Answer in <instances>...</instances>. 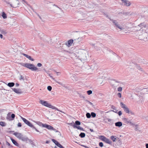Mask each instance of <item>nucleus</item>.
Returning <instances> with one entry per match:
<instances>
[{
	"mask_svg": "<svg viewBox=\"0 0 148 148\" xmlns=\"http://www.w3.org/2000/svg\"><path fill=\"white\" fill-rule=\"evenodd\" d=\"M78 53L79 54V58L81 61L86 59L87 56L88 54L86 50L83 49H80Z\"/></svg>",
	"mask_w": 148,
	"mask_h": 148,
	"instance_id": "nucleus-1",
	"label": "nucleus"
},
{
	"mask_svg": "<svg viewBox=\"0 0 148 148\" xmlns=\"http://www.w3.org/2000/svg\"><path fill=\"white\" fill-rule=\"evenodd\" d=\"M13 134L19 139L26 143H27L28 141H30L31 140L29 139L27 136H23L21 133L15 132Z\"/></svg>",
	"mask_w": 148,
	"mask_h": 148,
	"instance_id": "nucleus-2",
	"label": "nucleus"
},
{
	"mask_svg": "<svg viewBox=\"0 0 148 148\" xmlns=\"http://www.w3.org/2000/svg\"><path fill=\"white\" fill-rule=\"evenodd\" d=\"M39 102L40 103L42 104V105L48 107L49 108H51L53 109H55L57 110L60 111L61 112L64 113L62 111L59 110L58 108L52 106L51 104L48 103L47 101H44L43 100H40L39 101Z\"/></svg>",
	"mask_w": 148,
	"mask_h": 148,
	"instance_id": "nucleus-3",
	"label": "nucleus"
},
{
	"mask_svg": "<svg viewBox=\"0 0 148 148\" xmlns=\"http://www.w3.org/2000/svg\"><path fill=\"white\" fill-rule=\"evenodd\" d=\"M27 68L32 71H36L38 69L37 67H35L34 65L33 64H30L29 63H27Z\"/></svg>",
	"mask_w": 148,
	"mask_h": 148,
	"instance_id": "nucleus-4",
	"label": "nucleus"
},
{
	"mask_svg": "<svg viewBox=\"0 0 148 148\" xmlns=\"http://www.w3.org/2000/svg\"><path fill=\"white\" fill-rule=\"evenodd\" d=\"M99 139L105 141L106 143L108 144H110L111 141L109 139L106 138L104 136H99Z\"/></svg>",
	"mask_w": 148,
	"mask_h": 148,
	"instance_id": "nucleus-5",
	"label": "nucleus"
},
{
	"mask_svg": "<svg viewBox=\"0 0 148 148\" xmlns=\"http://www.w3.org/2000/svg\"><path fill=\"white\" fill-rule=\"evenodd\" d=\"M21 118L25 123L27 125L30 127L33 126L32 124L29 121L22 117H21Z\"/></svg>",
	"mask_w": 148,
	"mask_h": 148,
	"instance_id": "nucleus-6",
	"label": "nucleus"
},
{
	"mask_svg": "<svg viewBox=\"0 0 148 148\" xmlns=\"http://www.w3.org/2000/svg\"><path fill=\"white\" fill-rule=\"evenodd\" d=\"M19 4V1L18 0H14L12 4H10L11 7L13 8H16Z\"/></svg>",
	"mask_w": 148,
	"mask_h": 148,
	"instance_id": "nucleus-7",
	"label": "nucleus"
},
{
	"mask_svg": "<svg viewBox=\"0 0 148 148\" xmlns=\"http://www.w3.org/2000/svg\"><path fill=\"white\" fill-rule=\"evenodd\" d=\"M52 141L57 146L60 148H64V147L62 146L58 142L54 139H52Z\"/></svg>",
	"mask_w": 148,
	"mask_h": 148,
	"instance_id": "nucleus-8",
	"label": "nucleus"
},
{
	"mask_svg": "<svg viewBox=\"0 0 148 148\" xmlns=\"http://www.w3.org/2000/svg\"><path fill=\"white\" fill-rule=\"evenodd\" d=\"M73 42V39H70L67 42H66L65 44L67 47H69L72 45Z\"/></svg>",
	"mask_w": 148,
	"mask_h": 148,
	"instance_id": "nucleus-9",
	"label": "nucleus"
},
{
	"mask_svg": "<svg viewBox=\"0 0 148 148\" xmlns=\"http://www.w3.org/2000/svg\"><path fill=\"white\" fill-rule=\"evenodd\" d=\"M12 89L14 92L17 94H21L23 93V92L21 89L14 88H12Z\"/></svg>",
	"mask_w": 148,
	"mask_h": 148,
	"instance_id": "nucleus-10",
	"label": "nucleus"
},
{
	"mask_svg": "<svg viewBox=\"0 0 148 148\" xmlns=\"http://www.w3.org/2000/svg\"><path fill=\"white\" fill-rule=\"evenodd\" d=\"M43 127H45L50 130H52L53 128V127L51 126L46 124H45L43 126Z\"/></svg>",
	"mask_w": 148,
	"mask_h": 148,
	"instance_id": "nucleus-11",
	"label": "nucleus"
},
{
	"mask_svg": "<svg viewBox=\"0 0 148 148\" xmlns=\"http://www.w3.org/2000/svg\"><path fill=\"white\" fill-rule=\"evenodd\" d=\"M121 1L125 3V5L127 6H129L131 5L130 2L127 0H121Z\"/></svg>",
	"mask_w": 148,
	"mask_h": 148,
	"instance_id": "nucleus-12",
	"label": "nucleus"
},
{
	"mask_svg": "<svg viewBox=\"0 0 148 148\" xmlns=\"http://www.w3.org/2000/svg\"><path fill=\"white\" fill-rule=\"evenodd\" d=\"M22 55H23L26 58H27L29 60H31L32 61H34V60L31 57L29 56L28 55L25 54V53H23Z\"/></svg>",
	"mask_w": 148,
	"mask_h": 148,
	"instance_id": "nucleus-13",
	"label": "nucleus"
},
{
	"mask_svg": "<svg viewBox=\"0 0 148 148\" xmlns=\"http://www.w3.org/2000/svg\"><path fill=\"white\" fill-rule=\"evenodd\" d=\"M79 0H75L74 1H73L72 4L73 5L72 6H75L78 5L79 4Z\"/></svg>",
	"mask_w": 148,
	"mask_h": 148,
	"instance_id": "nucleus-14",
	"label": "nucleus"
},
{
	"mask_svg": "<svg viewBox=\"0 0 148 148\" xmlns=\"http://www.w3.org/2000/svg\"><path fill=\"white\" fill-rule=\"evenodd\" d=\"M11 140L13 144H14L15 146L17 147H19V145L15 140L12 138H11Z\"/></svg>",
	"mask_w": 148,
	"mask_h": 148,
	"instance_id": "nucleus-15",
	"label": "nucleus"
},
{
	"mask_svg": "<svg viewBox=\"0 0 148 148\" xmlns=\"http://www.w3.org/2000/svg\"><path fill=\"white\" fill-rule=\"evenodd\" d=\"M122 125V123L120 121H118L115 123V125L116 127H120Z\"/></svg>",
	"mask_w": 148,
	"mask_h": 148,
	"instance_id": "nucleus-16",
	"label": "nucleus"
},
{
	"mask_svg": "<svg viewBox=\"0 0 148 148\" xmlns=\"http://www.w3.org/2000/svg\"><path fill=\"white\" fill-rule=\"evenodd\" d=\"M124 122L126 124H129L130 121V120H129L128 119L126 118H124L123 119Z\"/></svg>",
	"mask_w": 148,
	"mask_h": 148,
	"instance_id": "nucleus-17",
	"label": "nucleus"
},
{
	"mask_svg": "<svg viewBox=\"0 0 148 148\" xmlns=\"http://www.w3.org/2000/svg\"><path fill=\"white\" fill-rule=\"evenodd\" d=\"M14 82H9L8 83L7 85L9 87H11L13 86L14 85Z\"/></svg>",
	"mask_w": 148,
	"mask_h": 148,
	"instance_id": "nucleus-18",
	"label": "nucleus"
},
{
	"mask_svg": "<svg viewBox=\"0 0 148 148\" xmlns=\"http://www.w3.org/2000/svg\"><path fill=\"white\" fill-rule=\"evenodd\" d=\"M124 111H125L126 113H129L130 111L129 110L128 108L126 106V107L123 108Z\"/></svg>",
	"mask_w": 148,
	"mask_h": 148,
	"instance_id": "nucleus-19",
	"label": "nucleus"
},
{
	"mask_svg": "<svg viewBox=\"0 0 148 148\" xmlns=\"http://www.w3.org/2000/svg\"><path fill=\"white\" fill-rule=\"evenodd\" d=\"M111 107L114 110V111L113 110H112V111H113V112H114L117 113V111L118 110H116L115 107L113 105H112Z\"/></svg>",
	"mask_w": 148,
	"mask_h": 148,
	"instance_id": "nucleus-20",
	"label": "nucleus"
},
{
	"mask_svg": "<svg viewBox=\"0 0 148 148\" xmlns=\"http://www.w3.org/2000/svg\"><path fill=\"white\" fill-rule=\"evenodd\" d=\"M85 134L84 133L81 132L79 134V136L81 138H84L85 136Z\"/></svg>",
	"mask_w": 148,
	"mask_h": 148,
	"instance_id": "nucleus-21",
	"label": "nucleus"
},
{
	"mask_svg": "<svg viewBox=\"0 0 148 148\" xmlns=\"http://www.w3.org/2000/svg\"><path fill=\"white\" fill-rule=\"evenodd\" d=\"M15 117V115L14 114H11V117H10L9 118V119L10 120H12L13 119H14Z\"/></svg>",
	"mask_w": 148,
	"mask_h": 148,
	"instance_id": "nucleus-22",
	"label": "nucleus"
},
{
	"mask_svg": "<svg viewBox=\"0 0 148 148\" xmlns=\"http://www.w3.org/2000/svg\"><path fill=\"white\" fill-rule=\"evenodd\" d=\"M2 16L4 19L6 18H7L6 14L4 12H3Z\"/></svg>",
	"mask_w": 148,
	"mask_h": 148,
	"instance_id": "nucleus-23",
	"label": "nucleus"
},
{
	"mask_svg": "<svg viewBox=\"0 0 148 148\" xmlns=\"http://www.w3.org/2000/svg\"><path fill=\"white\" fill-rule=\"evenodd\" d=\"M36 123L37 124L39 125L40 126H42L43 127V126L45 125V124H44L42 123L41 122H40V121H37L36 122Z\"/></svg>",
	"mask_w": 148,
	"mask_h": 148,
	"instance_id": "nucleus-24",
	"label": "nucleus"
},
{
	"mask_svg": "<svg viewBox=\"0 0 148 148\" xmlns=\"http://www.w3.org/2000/svg\"><path fill=\"white\" fill-rule=\"evenodd\" d=\"M0 125L4 127L6 126V124L4 122L1 121L0 122Z\"/></svg>",
	"mask_w": 148,
	"mask_h": 148,
	"instance_id": "nucleus-25",
	"label": "nucleus"
},
{
	"mask_svg": "<svg viewBox=\"0 0 148 148\" xmlns=\"http://www.w3.org/2000/svg\"><path fill=\"white\" fill-rule=\"evenodd\" d=\"M68 124L70 126H73L74 128H75L76 127H75L76 126V125H75V123L73 122L72 123H68Z\"/></svg>",
	"mask_w": 148,
	"mask_h": 148,
	"instance_id": "nucleus-26",
	"label": "nucleus"
},
{
	"mask_svg": "<svg viewBox=\"0 0 148 148\" xmlns=\"http://www.w3.org/2000/svg\"><path fill=\"white\" fill-rule=\"evenodd\" d=\"M75 127H76L75 128H77L78 130H80L82 131H84V129L80 126H76Z\"/></svg>",
	"mask_w": 148,
	"mask_h": 148,
	"instance_id": "nucleus-27",
	"label": "nucleus"
},
{
	"mask_svg": "<svg viewBox=\"0 0 148 148\" xmlns=\"http://www.w3.org/2000/svg\"><path fill=\"white\" fill-rule=\"evenodd\" d=\"M120 105L122 108H123L126 106V105L124 104L123 102H121L120 103Z\"/></svg>",
	"mask_w": 148,
	"mask_h": 148,
	"instance_id": "nucleus-28",
	"label": "nucleus"
},
{
	"mask_svg": "<svg viewBox=\"0 0 148 148\" xmlns=\"http://www.w3.org/2000/svg\"><path fill=\"white\" fill-rule=\"evenodd\" d=\"M115 25L118 28L121 29V30L122 29H123L122 27H121L120 26H119V24H118V23H117Z\"/></svg>",
	"mask_w": 148,
	"mask_h": 148,
	"instance_id": "nucleus-29",
	"label": "nucleus"
},
{
	"mask_svg": "<svg viewBox=\"0 0 148 148\" xmlns=\"http://www.w3.org/2000/svg\"><path fill=\"white\" fill-rule=\"evenodd\" d=\"M81 123L80 121H75V125H80Z\"/></svg>",
	"mask_w": 148,
	"mask_h": 148,
	"instance_id": "nucleus-30",
	"label": "nucleus"
},
{
	"mask_svg": "<svg viewBox=\"0 0 148 148\" xmlns=\"http://www.w3.org/2000/svg\"><path fill=\"white\" fill-rule=\"evenodd\" d=\"M1 33L3 34H5L7 33V32L6 30L2 29L1 32Z\"/></svg>",
	"mask_w": 148,
	"mask_h": 148,
	"instance_id": "nucleus-31",
	"label": "nucleus"
},
{
	"mask_svg": "<svg viewBox=\"0 0 148 148\" xmlns=\"http://www.w3.org/2000/svg\"><path fill=\"white\" fill-rule=\"evenodd\" d=\"M86 116L88 118H90L91 116V114L89 113H87L86 114Z\"/></svg>",
	"mask_w": 148,
	"mask_h": 148,
	"instance_id": "nucleus-32",
	"label": "nucleus"
},
{
	"mask_svg": "<svg viewBox=\"0 0 148 148\" xmlns=\"http://www.w3.org/2000/svg\"><path fill=\"white\" fill-rule=\"evenodd\" d=\"M91 115L92 117L94 118L96 116V114L94 112H92L91 113Z\"/></svg>",
	"mask_w": 148,
	"mask_h": 148,
	"instance_id": "nucleus-33",
	"label": "nucleus"
},
{
	"mask_svg": "<svg viewBox=\"0 0 148 148\" xmlns=\"http://www.w3.org/2000/svg\"><path fill=\"white\" fill-rule=\"evenodd\" d=\"M28 63H20V64L22 66L25 67H27V66H26L27 65Z\"/></svg>",
	"mask_w": 148,
	"mask_h": 148,
	"instance_id": "nucleus-34",
	"label": "nucleus"
},
{
	"mask_svg": "<svg viewBox=\"0 0 148 148\" xmlns=\"http://www.w3.org/2000/svg\"><path fill=\"white\" fill-rule=\"evenodd\" d=\"M138 26H139L140 27H141V28H143V27H145V26L144 25L143 23H141L139 25H138Z\"/></svg>",
	"mask_w": 148,
	"mask_h": 148,
	"instance_id": "nucleus-35",
	"label": "nucleus"
},
{
	"mask_svg": "<svg viewBox=\"0 0 148 148\" xmlns=\"http://www.w3.org/2000/svg\"><path fill=\"white\" fill-rule=\"evenodd\" d=\"M110 138L112 140L113 142H115V141L116 138H114L113 136H112Z\"/></svg>",
	"mask_w": 148,
	"mask_h": 148,
	"instance_id": "nucleus-36",
	"label": "nucleus"
},
{
	"mask_svg": "<svg viewBox=\"0 0 148 148\" xmlns=\"http://www.w3.org/2000/svg\"><path fill=\"white\" fill-rule=\"evenodd\" d=\"M87 92L88 95H90L92 93V91L90 90H88L87 91Z\"/></svg>",
	"mask_w": 148,
	"mask_h": 148,
	"instance_id": "nucleus-37",
	"label": "nucleus"
},
{
	"mask_svg": "<svg viewBox=\"0 0 148 148\" xmlns=\"http://www.w3.org/2000/svg\"><path fill=\"white\" fill-rule=\"evenodd\" d=\"M110 20L111 21L112 23L115 25L117 23L116 20H113L112 19H110Z\"/></svg>",
	"mask_w": 148,
	"mask_h": 148,
	"instance_id": "nucleus-38",
	"label": "nucleus"
},
{
	"mask_svg": "<svg viewBox=\"0 0 148 148\" xmlns=\"http://www.w3.org/2000/svg\"><path fill=\"white\" fill-rule=\"evenodd\" d=\"M31 127L33 129H34L36 132H40L34 125H33V126Z\"/></svg>",
	"mask_w": 148,
	"mask_h": 148,
	"instance_id": "nucleus-39",
	"label": "nucleus"
},
{
	"mask_svg": "<svg viewBox=\"0 0 148 148\" xmlns=\"http://www.w3.org/2000/svg\"><path fill=\"white\" fill-rule=\"evenodd\" d=\"M47 89L49 91H51L52 90V87L51 86H48L47 87Z\"/></svg>",
	"mask_w": 148,
	"mask_h": 148,
	"instance_id": "nucleus-40",
	"label": "nucleus"
},
{
	"mask_svg": "<svg viewBox=\"0 0 148 148\" xmlns=\"http://www.w3.org/2000/svg\"><path fill=\"white\" fill-rule=\"evenodd\" d=\"M99 145L101 147H102L103 146V143L102 142H99Z\"/></svg>",
	"mask_w": 148,
	"mask_h": 148,
	"instance_id": "nucleus-41",
	"label": "nucleus"
},
{
	"mask_svg": "<svg viewBox=\"0 0 148 148\" xmlns=\"http://www.w3.org/2000/svg\"><path fill=\"white\" fill-rule=\"evenodd\" d=\"M122 88L121 87H119L117 88V90L119 92L121 91L122 90Z\"/></svg>",
	"mask_w": 148,
	"mask_h": 148,
	"instance_id": "nucleus-42",
	"label": "nucleus"
},
{
	"mask_svg": "<svg viewBox=\"0 0 148 148\" xmlns=\"http://www.w3.org/2000/svg\"><path fill=\"white\" fill-rule=\"evenodd\" d=\"M19 80H24V77L22 75H21L19 78Z\"/></svg>",
	"mask_w": 148,
	"mask_h": 148,
	"instance_id": "nucleus-43",
	"label": "nucleus"
},
{
	"mask_svg": "<svg viewBox=\"0 0 148 148\" xmlns=\"http://www.w3.org/2000/svg\"><path fill=\"white\" fill-rule=\"evenodd\" d=\"M52 130H54L56 132H58L60 134V133L58 130H56V129L54 128L53 127ZM60 134V135H61Z\"/></svg>",
	"mask_w": 148,
	"mask_h": 148,
	"instance_id": "nucleus-44",
	"label": "nucleus"
},
{
	"mask_svg": "<svg viewBox=\"0 0 148 148\" xmlns=\"http://www.w3.org/2000/svg\"><path fill=\"white\" fill-rule=\"evenodd\" d=\"M56 82L58 84H59L63 86H64V84H63L62 83L60 82H58V81H57Z\"/></svg>",
	"mask_w": 148,
	"mask_h": 148,
	"instance_id": "nucleus-45",
	"label": "nucleus"
},
{
	"mask_svg": "<svg viewBox=\"0 0 148 148\" xmlns=\"http://www.w3.org/2000/svg\"><path fill=\"white\" fill-rule=\"evenodd\" d=\"M118 114L119 116H121L122 114V112L121 111H119L118 112Z\"/></svg>",
	"mask_w": 148,
	"mask_h": 148,
	"instance_id": "nucleus-46",
	"label": "nucleus"
},
{
	"mask_svg": "<svg viewBox=\"0 0 148 148\" xmlns=\"http://www.w3.org/2000/svg\"><path fill=\"white\" fill-rule=\"evenodd\" d=\"M37 66L38 67H41L42 66V64L40 63H38L37 64Z\"/></svg>",
	"mask_w": 148,
	"mask_h": 148,
	"instance_id": "nucleus-47",
	"label": "nucleus"
},
{
	"mask_svg": "<svg viewBox=\"0 0 148 148\" xmlns=\"http://www.w3.org/2000/svg\"><path fill=\"white\" fill-rule=\"evenodd\" d=\"M18 127H21L22 126L21 124V123L19 122L17 125Z\"/></svg>",
	"mask_w": 148,
	"mask_h": 148,
	"instance_id": "nucleus-48",
	"label": "nucleus"
},
{
	"mask_svg": "<svg viewBox=\"0 0 148 148\" xmlns=\"http://www.w3.org/2000/svg\"><path fill=\"white\" fill-rule=\"evenodd\" d=\"M117 95L119 98H121V94L120 93H118L117 94Z\"/></svg>",
	"mask_w": 148,
	"mask_h": 148,
	"instance_id": "nucleus-49",
	"label": "nucleus"
},
{
	"mask_svg": "<svg viewBox=\"0 0 148 148\" xmlns=\"http://www.w3.org/2000/svg\"><path fill=\"white\" fill-rule=\"evenodd\" d=\"M6 144L9 146H10V147H12V146L7 141L6 142Z\"/></svg>",
	"mask_w": 148,
	"mask_h": 148,
	"instance_id": "nucleus-50",
	"label": "nucleus"
},
{
	"mask_svg": "<svg viewBox=\"0 0 148 148\" xmlns=\"http://www.w3.org/2000/svg\"><path fill=\"white\" fill-rule=\"evenodd\" d=\"M88 103L90 104V105H92V106H93V103H91V102L89 101L88 100H87L86 101Z\"/></svg>",
	"mask_w": 148,
	"mask_h": 148,
	"instance_id": "nucleus-51",
	"label": "nucleus"
},
{
	"mask_svg": "<svg viewBox=\"0 0 148 148\" xmlns=\"http://www.w3.org/2000/svg\"><path fill=\"white\" fill-rule=\"evenodd\" d=\"M129 123L132 125H135L133 123H132L130 121Z\"/></svg>",
	"mask_w": 148,
	"mask_h": 148,
	"instance_id": "nucleus-52",
	"label": "nucleus"
},
{
	"mask_svg": "<svg viewBox=\"0 0 148 148\" xmlns=\"http://www.w3.org/2000/svg\"><path fill=\"white\" fill-rule=\"evenodd\" d=\"M113 80L114 81H115V82H117V83H120V82L119 81H118L117 80H116L115 79H113Z\"/></svg>",
	"mask_w": 148,
	"mask_h": 148,
	"instance_id": "nucleus-53",
	"label": "nucleus"
},
{
	"mask_svg": "<svg viewBox=\"0 0 148 148\" xmlns=\"http://www.w3.org/2000/svg\"><path fill=\"white\" fill-rule=\"evenodd\" d=\"M129 113L131 114H134V113L132 111H130V112H129Z\"/></svg>",
	"mask_w": 148,
	"mask_h": 148,
	"instance_id": "nucleus-54",
	"label": "nucleus"
},
{
	"mask_svg": "<svg viewBox=\"0 0 148 148\" xmlns=\"http://www.w3.org/2000/svg\"><path fill=\"white\" fill-rule=\"evenodd\" d=\"M36 14L39 17V18L40 19H41V17L38 14H37V13H36Z\"/></svg>",
	"mask_w": 148,
	"mask_h": 148,
	"instance_id": "nucleus-55",
	"label": "nucleus"
},
{
	"mask_svg": "<svg viewBox=\"0 0 148 148\" xmlns=\"http://www.w3.org/2000/svg\"><path fill=\"white\" fill-rule=\"evenodd\" d=\"M82 146L86 148H89L86 145H83Z\"/></svg>",
	"mask_w": 148,
	"mask_h": 148,
	"instance_id": "nucleus-56",
	"label": "nucleus"
},
{
	"mask_svg": "<svg viewBox=\"0 0 148 148\" xmlns=\"http://www.w3.org/2000/svg\"><path fill=\"white\" fill-rule=\"evenodd\" d=\"M19 86V84L18 83H16V87H18Z\"/></svg>",
	"mask_w": 148,
	"mask_h": 148,
	"instance_id": "nucleus-57",
	"label": "nucleus"
},
{
	"mask_svg": "<svg viewBox=\"0 0 148 148\" xmlns=\"http://www.w3.org/2000/svg\"><path fill=\"white\" fill-rule=\"evenodd\" d=\"M3 35L2 34H0V37L1 38H3Z\"/></svg>",
	"mask_w": 148,
	"mask_h": 148,
	"instance_id": "nucleus-58",
	"label": "nucleus"
},
{
	"mask_svg": "<svg viewBox=\"0 0 148 148\" xmlns=\"http://www.w3.org/2000/svg\"><path fill=\"white\" fill-rule=\"evenodd\" d=\"M90 132H94L93 130V129H90Z\"/></svg>",
	"mask_w": 148,
	"mask_h": 148,
	"instance_id": "nucleus-59",
	"label": "nucleus"
},
{
	"mask_svg": "<svg viewBox=\"0 0 148 148\" xmlns=\"http://www.w3.org/2000/svg\"><path fill=\"white\" fill-rule=\"evenodd\" d=\"M146 148H148V143H146Z\"/></svg>",
	"mask_w": 148,
	"mask_h": 148,
	"instance_id": "nucleus-60",
	"label": "nucleus"
},
{
	"mask_svg": "<svg viewBox=\"0 0 148 148\" xmlns=\"http://www.w3.org/2000/svg\"><path fill=\"white\" fill-rule=\"evenodd\" d=\"M108 121L109 122H110L111 121V119H108Z\"/></svg>",
	"mask_w": 148,
	"mask_h": 148,
	"instance_id": "nucleus-61",
	"label": "nucleus"
},
{
	"mask_svg": "<svg viewBox=\"0 0 148 148\" xmlns=\"http://www.w3.org/2000/svg\"><path fill=\"white\" fill-rule=\"evenodd\" d=\"M25 3H27V2L26 1H25V0H22Z\"/></svg>",
	"mask_w": 148,
	"mask_h": 148,
	"instance_id": "nucleus-62",
	"label": "nucleus"
},
{
	"mask_svg": "<svg viewBox=\"0 0 148 148\" xmlns=\"http://www.w3.org/2000/svg\"><path fill=\"white\" fill-rule=\"evenodd\" d=\"M56 73H57V75H59V74H60V72H56Z\"/></svg>",
	"mask_w": 148,
	"mask_h": 148,
	"instance_id": "nucleus-63",
	"label": "nucleus"
},
{
	"mask_svg": "<svg viewBox=\"0 0 148 148\" xmlns=\"http://www.w3.org/2000/svg\"><path fill=\"white\" fill-rule=\"evenodd\" d=\"M92 46H94L95 45V44H92Z\"/></svg>",
	"mask_w": 148,
	"mask_h": 148,
	"instance_id": "nucleus-64",
	"label": "nucleus"
}]
</instances>
